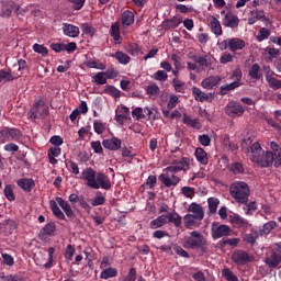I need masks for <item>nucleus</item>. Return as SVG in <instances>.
I'll use <instances>...</instances> for the list:
<instances>
[{
  "instance_id": "53",
  "label": "nucleus",
  "mask_w": 281,
  "mask_h": 281,
  "mask_svg": "<svg viewBox=\"0 0 281 281\" xmlns=\"http://www.w3.org/2000/svg\"><path fill=\"white\" fill-rule=\"evenodd\" d=\"M93 80L95 85H106V76L104 75V72H98L97 75H94Z\"/></svg>"
},
{
  "instance_id": "16",
  "label": "nucleus",
  "mask_w": 281,
  "mask_h": 281,
  "mask_svg": "<svg viewBox=\"0 0 281 281\" xmlns=\"http://www.w3.org/2000/svg\"><path fill=\"white\" fill-rule=\"evenodd\" d=\"M231 223L236 229H247L249 227V221L238 214L231 215Z\"/></svg>"
},
{
  "instance_id": "43",
  "label": "nucleus",
  "mask_w": 281,
  "mask_h": 281,
  "mask_svg": "<svg viewBox=\"0 0 281 281\" xmlns=\"http://www.w3.org/2000/svg\"><path fill=\"white\" fill-rule=\"evenodd\" d=\"M56 202L64 210L67 216H71V206L63 198H56Z\"/></svg>"
},
{
  "instance_id": "24",
  "label": "nucleus",
  "mask_w": 281,
  "mask_h": 281,
  "mask_svg": "<svg viewBox=\"0 0 281 281\" xmlns=\"http://www.w3.org/2000/svg\"><path fill=\"white\" fill-rule=\"evenodd\" d=\"M183 23V18L181 15L173 16L171 20H166L162 25L165 30H175L176 27H179Z\"/></svg>"
},
{
  "instance_id": "26",
  "label": "nucleus",
  "mask_w": 281,
  "mask_h": 281,
  "mask_svg": "<svg viewBox=\"0 0 281 281\" xmlns=\"http://www.w3.org/2000/svg\"><path fill=\"white\" fill-rule=\"evenodd\" d=\"M196 160L202 164V166H207L210 164V158L207 157V151L201 147L195 149Z\"/></svg>"
},
{
  "instance_id": "15",
  "label": "nucleus",
  "mask_w": 281,
  "mask_h": 281,
  "mask_svg": "<svg viewBox=\"0 0 281 281\" xmlns=\"http://www.w3.org/2000/svg\"><path fill=\"white\" fill-rule=\"evenodd\" d=\"M207 25L215 36H223V26L221 25V21L216 19V16L212 15L207 19Z\"/></svg>"
},
{
  "instance_id": "56",
  "label": "nucleus",
  "mask_w": 281,
  "mask_h": 281,
  "mask_svg": "<svg viewBox=\"0 0 281 281\" xmlns=\"http://www.w3.org/2000/svg\"><path fill=\"white\" fill-rule=\"evenodd\" d=\"M93 128H94V132L98 134V135H102V133H104V131H106V127L103 125L102 122L100 121H94L93 122Z\"/></svg>"
},
{
  "instance_id": "52",
  "label": "nucleus",
  "mask_w": 281,
  "mask_h": 281,
  "mask_svg": "<svg viewBox=\"0 0 281 281\" xmlns=\"http://www.w3.org/2000/svg\"><path fill=\"white\" fill-rule=\"evenodd\" d=\"M154 79L159 80V82H166L168 80V74L164 70H158L154 74Z\"/></svg>"
},
{
  "instance_id": "61",
  "label": "nucleus",
  "mask_w": 281,
  "mask_h": 281,
  "mask_svg": "<svg viewBox=\"0 0 281 281\" xmlns=\"http://www.w3.org/2000/svg\"><path fill=\"white\" fill-rule=\"evenodd\" d=\"M111 34L114 41H120V24L115 23L111 26Z\"/></svg>"
},
{
  "instance_id": "5",
  "label": "nucleus",
  "mask_w": 281,
  "mask_h": 281,
  "mask_svg": "<svg viewBox=\"0 0 281 281\" xmlns=\"http://www.w3.org/2000/svg\"><path fill=\"white\" fill-rule=\"evenodd\" d=\"M229 192L237 203L245 204L249 201V186L246 182H234Z\"/></svg>"
},
{
  "instance_id": "51",
  "label": "nucleus",
  "mask_w": 281,
  "mask_h": 281,
  "mask_svg": "<svg viewBox=\"0 0 281 281\" xmlns=\"http://www.w3.org/2000/svg\"><path fill=\"white\" fill-rule=\"evenodd\" d=\"M238 243H240V239L231 238V239H222L220 241V245L221 247H226V245H231V247H238Z\"/></svg>"
},
{
  "instance_id": "30",
  "label": "nucleus",
  "mask_w": 281,
  "mask_h": 281,
  "mask_svg": "<svg viewBox=\"0 0 281 281\" xmlns=\"http://www.w3.org/2000/svg\"><path fill=\"white\" fill-rule=\"evenodd\" d=\"M220 204H221V201L218 200V198H209L207 199L209 216L216 214V210H218Z\"/></svg>"
},
{
  "instance_id": "28",
  "label": "nucleus",
  "mask_w": 281,
  "mask_h": 281,
  "mask_svg": "<svg viewBox=\"0 0 281 281\" xmlns=\"http://www.w3.org/2000/svg\"><path fill=\"white\" fill-rule=\"evenodd\" d=\"M130 113H131V111L128 110V108L121 106L119 112H116V116H115L116 122H119L121 125L124 124V122H126V120H128Z\"/></svg>"
},
{
  "instance_id": "47",
  "label": "nucleus",
  "mask_w": 281,
  "mask_h": 281,
  "mask_svg": "<svg viewBox=\"0 0 281 281\" xmlns=\"http://www.w3.org/2000/svg\"><path fill=\"white\" fill-rule=\"evenodd\" d=\"M90 146L97 155H104V149L102 148V143H100V140H92Z\"/></svg>"
},
{
  "instance_id": "8",
  "label": "nucleus",
  "mask_w": 281,
  "mask_h": 281,
  "mask_svg": "<svg viewBox=\"0 0 281 281\" xmlns=\"http://www.w3.org/2000/svg\"><path fill=\"white\" fill-rule=\"evenodd\" d=\"M23 137V134L16 128L5 127L0 131V142L5 144V142H19Z\"/></svg>"
},
{
  "instance_id": "38",
  "label": "nucleus",
  "mask_w": 281,
  "mask_h": 281,
  "mask_svg": "<svg viewBox=\"0 0 281 281\" xmlns=\"http://www.w3.org/2000/svg\"><path fill=\"white\" fill-rule=\"evenodd\" d=\"M249 76L252 80H260L262 76L260 75V65L254 64L249 69Z\"/></svg>"
},
{
  "instance_id": "3",
  "label": "nucleus",
  "mask_w": 281,
  "mask_h": 281,
  "mask_svg": "<svg viewBox=\"0 0 281 281\" xmlns=\"http://www.w3.org/2000/svg\"><path fill=\"white\" fill-rule=\"evenodd\" d=\"M184 249H200L202 254H207V239L199 231H192L183 243Z\"/></svg>"
},
{
  "instance_id": "36",
  "label": "nucleus",
  "mask_w": 281,
  "mask_h": 281,
  "mask_svg": "<svg viewBox=\"0 0 281 281\" xmlns=\"http://www.w3.org/2000/svg\"><path fill=\"white\" fill-rule=\"evenodd\" d=\"M113 58H116L121 65H128L131 63V56H128L124 52H116L114 55H112Z\"/></svg>"
},
{
  "instance_id": "46",
  "label": "nucleus",
  "mask_w": 281,
  "mask_h": 281,
  "mask_svg": "<svg viewBox=\"0 0 281 281\" xmlns=\"http://www.w3.org/2000/svg\"><path fill=\"white\" fill-rule=\"evenodd\" d=\"M271 36V30L267 27H261L257 35V41L262 42Z\"/></svg>"
},
{
  "instance_id": "12",
  "label": "nucleus",
  "mask_w": 281,
  "mask_h": 281,
  "mask_svg": "<svg viewBox=\"0 0 281 281\" xmlns=\"http://www.w3.org/2000/svg\"><path fill=\"white\" fill-rule=\"evenodd\" d=\"M233 262L243 267V265H247L248 262H254V256L249 255L245 250H236L232 256Z\"/></svg>"
},
{
  "instance_id": "59",
  "label": "nucleus",
  "mask_w": 281,
  "mask_h": 281,
  "mask_svg": "<svg viewBox=\"0 0 281 281\" xmlns=\"http://www.w3.org/2000/svg\"><path fill=\"white\" fill-rule=\"evenodd\" d=\"M137 280V269L131 268L127 276L123 279V281H135Z\"/></svg>"
},
{
  "instance_id": "20",
  "label": "nucleus",
  "mask_w": 281,
  "mask_h": 281,
  "mask_svg": "<svg viewBox=\"0 0 281 281\" xmlns=\"http://www.w3.org/2000/svg\"><path fill=\"white\" fill-rule=\"evenodd\" d=\"M220 82H221V76H210L202 80L201 87H203V89L210 90V89H214V87H217Z\"/></svg>"
},
{
  "instance_id": "29",
  "label": "nucleus",
  "mask_w": 281,
  "mask_h": 281,
  "mask_svg": "<svg viewBox=\"0 0 281 281\" xmlns=\"http://www.w3.org/2000/svg\"><path fill=\"white\" fill-rule=\"evenodd\" d=\"M182 122L191 128H201V122L199 121V119H192L188 114H183Z\"/></svg>"
},
{
  "instance_id": "40",
  "label": "nucleus",
  "mask_w": 281,
  "mask_h": 281,
  "mask_svg": "<svg viewBox=\"0 0 281 281\" xmlns=\"http://www.w3.org/2000/svg\"><path fill=\"white\" fill-rule=\"evenodd\" d=\"M146 93L149 98H157L160 93L159 86L157 83L147 86Z\"/></svg>"
},
{
  "instance_id": "55",
  "label": "nucleus",
  "mask_w": 281,
  "mask_h": 281,
  "mask_svg": "<svg viewBox=\"0 0 281 281\" xmlns=\"http://www.w3.org/2000/svg\"><path fill=\"white\" fill-rule=\"evenodd\" d=\"M104 91L105 93H110V95H113V98H120V95L122 94V92L113 86H106Z\"/></svg>"
},
{
  "instance_id": "62",
  "label": "nucleus",
  "mask_w": 281,
  "mask_h": 281,
  "mask_svg": "<svg viewBox=\"0 0 281 281\" xmlns=\"http://www.w3.org/2000/svg\"><path fill=\"white\" fill-rule=\"evenodd\" d=\"M258 239V234L250 233L245 236V241L248 243V245H256V240Z\"/></svg>"
},
{
  "instance_id": "10",
  "label": "nucleus",
  "mask_w": 281,
  "mask_h": 281,
  "mask_svg": "<svg viewBox=\"0 0 281 281\" xmlns=\"http://www.w3.org/2000/svg\"><path fill=\"white\" fill-rule=\"evenodd\" d=\"M98 175L93 168H86L80 177L78 179H83V181H87L86 186L88 188H91L92 190H98L99 186L98 182L95 181Z\"/></svg>"
},
{
  "instance_id": "60",
  "label": "nucleus",
  "mask_w": 281,
  "mask_h": 281,
  "mask_svg": "<svg viewBox=\"0 0 281 281\" xmlns=\"http://www.w3.org/2000/svg\"><path fill=\"white\" fill-rule=\"evenodd\" d=\"M177 104H179V97H177L175 94H171L170 99H169V101L167 103V108L169 110H172V109H175L177 106Z\"/></svg>"
},
{
  "instance_id": "6",
  "label": "nucleus",
  "mask_w": 281,
  "mask_h": 281,
  "mask_svg": "<svg viewBox=\"0 0 281 281\" xmlns=\"http://www.w3.org/2000/svg\"><path fill=\"white\" fill-rule=\"evenodd\" d=\"M47 115H49V106L43 100L35 102L29 112L30 120H37V117L45 120Z\"/></svg>"
},
{
  "instance_id": "13",
  "label": "nucleus",
  "mask_w": 281,
  "mask_h": 281,
  "mask_svg": "<svg viewBox=\"0 0 281 281\" xmlns=\"http://www.w3.org/2000/svg\"><path fill=\"white\" fill-rule=\"evenodd\" d=\"M265 262L269 267V269H277V267L281 262V254L277 250L270 251V254L267 255Z\"/></svg>"
},
{
  "instance_id": "37",
  "label": "nucleus",
  "mask_w": 281,
  "mask_h": 281,
  "mask_svg": "<svg viewBox=\"0 0 281 281\" xmlns=\"http://www.w3.org/2000/svg\"><path fill=\"white\" fill-rule=\"evenodd\" d=\"M266 80L270 89H281V80H279L278 78L271 77L270 75H266Z\"/></svg>"
},
{
  "instance_id": "57",
  "label": "nucleus",
  "mask_w": 281,
  "mask_h": 281,
  "mask_svg": "<svg viewBox=\"0 0 281 281\" xmlns=\"http://www.w3.org/2000/svg\"><path fill=\"white\" fill-rule=\"evenodd\" d=\"M145 111H147L148 117L153 120H159V111L157 108H145Z\"/></svg>"
},
{
  "instance_id": "31",
  "label": "nucleus",
  "mask_w": 281,
  "mask_h": 281,
  "mask_svg": "<svg viewBox=\"0 0 281 281\" xmlns=\"http://www.w3.org/2000/svg\"><path fill=\"white\" fill-rule=\"evenodd\" d=\"M192 93L194 95V100H196L198 102H205L210 100V95H207V93L201 91V89L196 87L192 88Z\"/></svg>"
},
{
  "instance_id": "54",
  "label": "nucleus",
  "mask_w": 281,
  "mask_h": 281,
  "mask_svg": "<svg viewBox=\"0 0 281 281\" xmlns=\"http://www.w3.org/2000/svg\"><path fill=\"white\" fill-rule=\"evenodd\" d=\"M240 87V82L234 81L232 83H226L221 87V91H234V89H238Z\"/></svg>"
},
{
  "instance_id": "45",
  "label": "nucleus",
  "mask_w": 281,
  "mask_h": 281,
  "mask_svg": "<svg viewBox=\"0 0 281 281\" xmlns=\"http://www.w3.org/2000/svg\"><path fill=\"white\" fill-rule=\"evenodd\" d=\"M222 276L223 278H225L226 281H238V277L234 274V272L229 270V268H224L222 270Z\"/></svg>"
},
{
  "instance_id": "23",
  "label": "nucleus",
  "mask_w": 281,
  "mask_h": 281,
  "mask_svg": "<svg viewBox=\"0 0 281 281\" xmlns=\"http://www.w3.org/2000/svg\"><path fill=\"white\" fill-rule=\"evenodd\" d=\"M16 183L19 188H21V190H23L24 192H32V190H34V187L36 186L33 179L27 178H22L18 180Z\"/></svg>"
},
{
  "instance_id": "35",
  "label": "nucleus",
  "mask_w": 281,
  "mask_h": 281,
  "mask_svg": "<svg viewBox=\"0 0 281 281\" xmlns=\"http://www.w3.org/2000/svg\"><path fill=\"white\" fill-rule=\"evenodd\" d=\"M101 280H109V278H117V269L116 268H105L101 274Z\"/></svg>"
},
{
  "instance_id": "9",
  "label": "nucleus",
  "mask_w": 281,
  "mask_h": 281,
  "mask_svg": "<svg viewBox=\"0 0 281 281\" xmlns=\"http://www.w3.org/2000/svg\"><path fill=\"white\" fill-rule=\"evenodd\" d=\"M251 161L257 164L261 168H269V166H273V161H276V156H273V151H266L262 156L254 155L251 157Z\"/></svg>"
},
{
  "instance_id": "32",
  "label": "nucleus",
  "mask_w": 281,
  "mask_h": 281,
  "mask_svg": "<svg viewBox=\"0 0 281 281\" xmlns=\"http://www.w3.org/2000/svg\"><path fill=\"white\" fill-rule=\"evenodd\" d=\"M49 205H50V210H52L54 216H56V218H59V221H64L65 213H63V211H60V207H58V204L56 203V201L50 200Z\"/></svg>"
},
{
  "instance_id": "27",
  "label": "nucleus",
  "mask_w": 281,
  "mask_h": 281,
  "mask_svg": "<svg viewBox=\"0 0 281 281\" xmlns=\"http://www.w3.org/2000/svg\"><path fill=\"white\" fill-rule=\"evenodd\" d=\"M122 24L128 27L135 23V14L133 11H124L121 16Z\"/></svg>"
},
{
  "instance_id": "64",
  "label": "nucleus",
  "mask_w": 281,
  "mask_h": 281,
  "mask_svg": "<svg viewBox=\"0 0 281 281\" xmlns=\"http://www.w3.org/2000/svg\"><path fill=\"white\" fill-rule=\"evenodd\" d=\"M250 153L254 155H260L262 153V147L260 146V143L256 142L250 146Z\"/></svg>"
},
{
  "instance_id": "7",
  "label": "nucleus",
  "mask_w": 281,
  "mask_h": 281,
  "mask_svg": "<svg viewBox=\"0 0 281 281\" xmlns=\"http://www.w3.org/2000/svg\"><path fill=\"white\" fill-rule=\"evenodd\" d=\"M211 236L214 240L224 238L225 236H232V227L225 224H218L214 222L211 226Z\"/></svg>"
},
{
  "instance_id": "58",
  "label": "nucleus",
  "mask_w": 281,
  "mask_h": 281,
  "mask_svg": "<svg viewBox=\"0 0 281 281\" xmlns=\"http://www.w3.org/2000/svg\"><path fill=\"white\" fill-rule=\"evenodd\" d=\"M231 170L234 175H243V172H245V167H243V164L240 162H234Z\"/></svg>"
},
{
  "instance_id": "39",
  "label": "nucleus",
  "mask_w": 281,
  "mask_h": 281,
  "mask_svg": "<svg viewBox=\"0 0 281 281\" xmlns=\"http://www.w3.org/2000/svg\"><path fill=\"white\" fill-rule=\"evenodd\" d=\"M278 223H276V221H270L268 223H266L262 227V229H260V235L265 236L267 234H271V232H273V229H276Z\"/></svg>"
},
{
  "instance_id": "1",
  "label": "nucleus",
  "mask_w": 281,
  "mask_h": 281,
  "mask_svg": "<svg viewBox=\"0 0 281 281\" xmlns=\"http://www.w3.org/2000/svg\"><path fill=\"white\" fill-rule=\"evenodd\" d=\"M181 170H190V158L183 157L180 160H173L171 166L162 170L158 179L165 188H175L181 183V178L177 176V172H181Z\"/></svg>"
},
{
  "instance_id": "44",
  "label": "nucleus",
  "mask_w": 281,
  "mask_h": 281,
  "mask_svg": "<svg viewBox=\"0 0 281 281\" xmlns=\"http://www.w3.org/2000/svg\"><path fill=\"white\" fill-rule=\"evenodd\" d=\"M172 87L177 93H183V90L186 89V82L181 81L179 78H173Z\"/></svg>"
},
{
  "instance_id": "42",
  "label": "nucleus",
  "mask_w": 281,
  "mask_h": 281,
  "mask_svg": "<svg viewBox=\"0 0 281 281\" xmlns=\"http://www.w3.org/2000/svg\"><path fill=\"white\" fill-rule=\"evenodd\" d=\"M3 194L5 199H8V201H16V196L14 195V188L12 187V184H7L4 187Z\"/></svg>"
},
{
  "instance_id": "17",
  "label": "nucleus",
  "mask_w": 281,
  "mask_h": 281,
  "mask_svg": "<svg viewBox=\"0 0 281 281\" xmlns=\"http://www.w3.org/2000/svg\"><path fill=\"white\" fill-rule=\"evenodd\" d=\"M102 146H103V148H106L108 150H120V148H122V139H120L117 137L103 139Z\"/></svg>"
},
{
  "instance_id": "22",
  "label": "nucleus",
  "mask_w": 281,
  "mask_h": 281,
  "mask_svg": "<svg viewBox=\"0 0 281 281\" xmlns=\"http://www.w3.org/2000/svg\"><path fill=\"white\" fill-rule=\"evenodd\" d=\"M56 232V223L49 222L46 224L41 231H40V238L42 240H45L47 236H54V233Z\"/></svg>"
},
{
  "instance_id": "49",
  "label": "nucleus",
  "mask_w": 281,
  "mask_h": 281,
  "mask_svg": "<svg viewBox=\"0 0 281 281\" xmlns=\"http://www.w3.org/2000/svg\"><path fill=\"white\" fill-rule=\"evenodd\" d=\"M33 50L36 54H41L42 56H47L49 54V49H47V47H45V45H41V44H34Z\"/></svg>"
},
{
  "instance_id": "41",
  "label": "nucleus",
  "mask_w": 281,
  "mask_h": 281,
  "mask_svg": "<svg viewBox=\"0 0 281 281\" xmlns=\"http://www.w3.org/2000/svg\"><path fill=\"white\" fill-rule=\"evenodd\" d=\"M15 78H19V77H13L10 70L9 71L3 69L0 70V82H12L13 80H15Z\"/></svg>"
},
{
  "instance_id": "14",
  "label": "nucleus",
  "mask_w": 281,
  "mask_h": 281,
  "mask_svg": "<svg viewBox=\"0 0 281 281\" xmlns=\"http://www.w3.org/2000/svg\"><path fill=\"white\" fill-rule=\"evenodd\" d=\"M239 23L240 20L238 19V16L232 12H227L222 20V24L224 25V27H232V30L238 27Z\"/></svg>"
},
{
  "instance_id": "19",
  "label": "nucleus",
  "mask_w": 281,
  "mask_h": 281,
  "mask_svg": "<svg viewBox=\"0 0 281 281\" xmlns=\"http://www.w3.org/2000/svg\"><path fill=\"white\" fill-rule=\"evenodd\" d=\"M16 8V3L12 1L3 2L1 7L0 16L1 19H10L12 16V11Z\"/></svg>"
},
{
  "instance_id": "2",
  "label": "nucleus",
  "mask_w": 281,
  "mask_h": 281,
  "mask_svg": "<svg viewBox=\"0 0 281 281\" xmlns=\"http://www.w3.org/2000/svg\"><path fill=\"white\" fill-rule=\"evenodd\" d=\"M189 212L183 216L184 227L192 229V227H201L203 220L205 218V211L203 206L196 202H192L188 209Z\"/></svg>"
},
{
  "instance_id": "63",
  "label": "nucleus",
  "mask_w": 281,
  "mask_h": 281,
  "mask_svg": "<svg viewBox=\"0 0 281 281\" xmlns=\"http://www.w3.org/2000/svg\"><path fill=\"white\" fill-rule=\"evenodd\" d=\"M181 192L184 196H187V199H192V196H194V188L192 187H183Z\"/></svg>"
},
{
  "instance_id": "34",
  "label": "nucleus",
  "mask_w": 281,
  "mask_h": 281,
  "mask_svg": "<svg viewBox=\"0 0 281 281\" xmlns=\"http://www.w3.org/2000/svg\"><path fill=\"white\" fill-rule=\"evenodd\" d=\"M198 65L202 67V69H205V67L207 69H214V67H212V58L207 55L199 56Z\"/></svg>"
},
{
  "instance_id": "11",
  "label": "nucleus",
  "mask_w": 281,
  "mask_h": 281,
  "mask_svg": "<svg viewBox=\"0 0 281 281\" xmlns=\"http://www.w3.org/2000/svg\"><path fill=\"white\" fill-rule=\"evenodd\" d=\"M225 113L228 117H240L245 115V108L236 101H229L225 108Z\"/></svg>"
},
{
  "instance_id": "48",
  "label": "nucleus",
  "mask_w": 281,
  "mask_h": 281,
  "mask_svg": "<svg viewBox=\"0 0 281 281\" xmlns=\"http://www.w3.org/2000/svg\"><path fill=\"white\" fill-rule=\"evenodd\" d=\"M126 52L127 54H131V56H137V54L142 52V47H139V45H137L136 43H133L127 45Z\"/></svg>"
},
{
  "instance_id": "4",
  "label": "nucleus",
  "mask_w": 281,
  "mask_h": 281,
  "mask_svg": "<svg viewBox=\"0 0 281 281\" xmlns=\"http://www.w3.org/2000/svg\"><path fill=\"white\" fill-rule=\"evenodd\" d=\"M168 223H172L175 227H181L183 224V218L177 212L167 213L153 220L149 223V227L150 229H159V227H164V225H168Z\"/></svg>"
},
{
  "instance_id": "25",
  "label": "nucleus",
  "mask_w": 281,
  "mask_h": 281,
  "mask_svg": "<svg viewBox=\"0 0 281 281\" xmlns=\"http://www.w3.org/2000/svg\"><path fill=\"white\" fill-rule=\"evenodd\" d=\"M245 41L238 37L229 38V50L236 53L240 49H245Z\"/></svg>"
},
{
  "instance_id": "33",
  "label": "nucleus",
  "mask_w": 281,
  "mask_h": 281,
  "mask_svg": "<svg viewBox=\"0 0 281 281\" xmlns=\"http://www.w3.org/2000/svg\"><path fill=\"white\" fill-rule=\"evenodd\" d=\"M53 52H56L57 54H60V52H68V54H71V43L68 44H52Z\"/></svg>"
},
{
  "instance_id": "18",
  "label": "nucleus",
  "mask_w": 281,
  "mask_h": 281,
  "mask_svg": "<svg viewBox=\"0 0 281 281\" xmlns=\"http://www.w3.org/2000/svg\"><path fill=\"white\" fill-rule=\"evenodd\" d=\"M14 229H16V222L13 220H4L0 223V234L4 236L12 234Z\"/></svg>"
},
{
  "instance_id": "21",
  "label": "nucleus",
  "mask_w": 281,
  "mask_h": 281,
  "mask_svg": "<svg viewBox=\"0 0 281 281\" xmlns=\"http://www.w3.org/2000/svg\"><path fill=\"white\" fill-rule=\"evenodd\" d=\"M95 182L98 187V190L102 188V190H111V179L104 173H98L95 178Z\"/></svg>"
},
{
  "instance_id": "50",
  "label": "nucleus",
  "mask_w": 281,
  "mask_h": 281,
  "mask_svg": "<svg viewBox=\"0 0 281 281\" xmlns=\"http://www.w3.org/2000/svg\"><path fill=\"white\" fill-rule=\"evenodd\" d=\"M56 252V248H48V261L44 265L45 269H52L54 265V254Z\"/></svg>"
}]
</instances>
